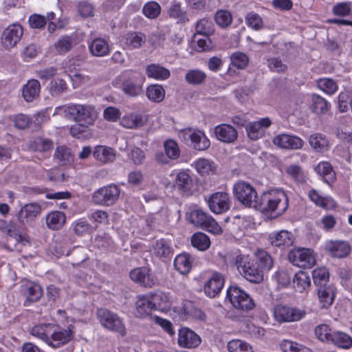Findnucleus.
<instances>
[{
  "label": "nucleus",
  "mask_w": 352,
  "mask_h": 352,
  "mask_svg": "<svg viewBox=\"0 0 352 352\" xmlns=\"http://www.w3.org/2000/svg\"><path fill=\"white\" fill-rule=\"evenodd\" d=\"M217 138L225 143H232L238 137L237 131L231 125L221 124L214 128Z\"/></svg>",
  "instance_id": "22"
},
{
  "label": "nucleus",
  "mask_w": 352,
  "mask_h": 352,
  "mask_svg": "<svg viewBox=\"0 0 352 352\" xmlns=\"http://www.w3.org/2000/svg\"><path fill=\"white\" fill-rule=\"evenodd\" d=\"M270 242L276 247L289 246L293 243L292 234L287 230H280L269 235Z\"/></svg>",
  "instance_id": "30"
},
{
  "label": "nucleus",
  "mask_w": 352,
  "mask_h": 352,
  "mask_svg": "<svg viewBox=\"0 0 352 352\" xmlns=\"http://www.w3.org/2000/svg\"><path fill=\"white\" fill-rule=\"evenodd\" d=\"M182 309L186 319L191 317L201 321L206 320V314L200 309L193 307L190 302L184 304Z\"/></svg>",
  "instance_id": "47"
},
{
  "label": "nucleus",
  "mask_w": 352,
  "mask_h": 352,
  "mask_svg": "<svg viewBox=\"0 0 352 352\" xmlns=\"http://www.w3.org/2000/svg\"><path fill=\"white\" fill-rule=\"evenodd\" d=\"M310 146L316 151L322 152L329 148V141L327 138L320 133H314L309 138Z\"/></svg>",
  "instance_id": "40"
},
{
  "label": "nucleus",
  "mask_w": 352,
  "mask_h": 352,
  "mask_svg": "<svg viewBox=\"0 0 352 352\" xmlns=\"http://www.w3.org/2000/svg\"><path fill=\"white\" fill-rule=\"evenodd\" d=\"M143 81L137 77H129L123 80L121 89L129 96L135 97L143 93Z\"/></svg>",
  "instance_id": "20"
},
{
  "label": "nucleus",
  "mask_w": 352,
  "mask_h": 352,
  "mask_svg": "<svg viewBox=\"0 0 352 352\" xmlns=\"http://www.w3.org/2000/svg\"><path fill=\"white\" fill-rule=\"evenodd\" d=\"M142 11L147 18L155 19L160 15L161 8L157 2L149 1L144 6Z\"/></svg>",
  "instance_id": "59"
},
{
  "label": "nucleus",
  "mask_w": 352,
  "mask_h": 352,
  "mask_svg": "<svg viewBox=\"0 0 352 352\" xmlns=\"http://www.w3.org/2000/svg\"><path fill=\"white\" fill-rule=\"evenodd\" d=\"M330 104L323 98L319 95L314 94L312 96L311 109L317 114H324L329 109Z\"/></svg>",
  "instance_id": "49"
},
{
  "label": "nucleus",
  "mask_w": 352,
  "mask_h": 352,
  "mask_svg": "<svg viewBox=\"0 0 352 352\" xmlns=\"http://www.w3.org/2000/svg\"><path fill=\"white\" fill-rule=\"evenodd\" d=\"M208 204L212 212L222 214L230 207L228 194L223 192H214L208 199Z\"/></svg>",
  "instance_id": "13"
},
{
  "label": "nucleus",
  "mask_w": 352,
  "mask_h": 352,
  "mask_svg": "<svg viewBox=\"0 0 352 352\" xmlns=\"http://www.w3.org/2000/svg\"><path fill=\"white\" fill-rule=\"evenodd\" d=\"M313 280L315 285L319 287L329 281V272L325 267L316 268L312 272Z\"/></svg>",
  "instance_id": "54"
},
{
  "label": "nucleus",
  "mask_w": 352,
  "mask_h": 352,
  "mask_svg": "<svg viewBox=\"0 0 352 352\" xmlns=\"http://www.w3.org/2000/svg\"><path fill=\"white\" fill-rule=\"evenodd\" d=\"M227 298L232 306L239 310L248 311L254 307L250 296L238 287H230L227 291Z\"/></svg>",
  "instance_id": "9"
},
{
  "label": "nucleus",
  "mask_w": 352,
  "mask_h": 352,
  "mask_svg": "<svg viewBox=\"0 0 352 352\" xmlns=\"http://www.w3.org/2000/svg\"><path fill=\"white\" fill-rule=\"evenodd\" d=\"M197 34L194 36L197 38V34L210 36L213 34L214 24L212 20L204 18L197 21L195 27Z\"/></svg>",
  "instance_id": "45"
},
{
  "label": "nucleus",
  "mask_w": 352,
  "mask_h": 352,
  "mask_svg": "<svg viewBox=\"0 0 352 352\" xmlns=\"http://www.w3.org/2000/svg\"><path fill=\"white\" fill-rule=\"evenodd\" d=\"M227 347L229 352H253L250 344L241 340H230Z\"/></svg>",
  "instance_id": "55"
},
{
  "label": "nucleus",
  "mask_w": 352,
  "mask_h": 352,
  "mask_svg": "<svg viewBox=\"0 0 352 352\" xmlns=\"http://www.w3.org/2000/svg\"><path fill=\"white\" fill-rule=\"evenodd\" d=\"M72 328L69 326L67 329L54 331L50 335L47 344L54 349L67 344L73 337Z\"/></svg>",
  "instance_id": "19"
},
{
  "label": "nucleus",
  "mask_w": 352,
  "mask_h": 352,
  "mask_svg": "<svg viewBox=\"0 0 352 352\" xmlns=\"http://www.w3.org/2000/svg\"><path fill=\"white\" fill-rule=\"evenodd\" d=\"M165 154L157 153L155 159L157 162L162 164H167L170 160H176L179 157L180 150L177 143L173 140H166L164 143Z\"/></svg>",
  "instance_id": "16"
},
{
  "label": "nucleus",
  "mask_w": 352,
  "mask_h": 352,
  "mask_svg": "<svg viewBox=\"0 0 352 352\" xmlns=\"http://www.w3.org/2000/svg\"><path fill=\"white\" fill-rule=\"evenodd\" d=\"M330 343L344 349H349L352 346V338L342 331H334Z\"/></svg>",
  "instance_id": "39"
},
{
  "label": "nucleus",
  "mask_w": 352,
  "mask_h": 352,
  "mask_svg": "<svg viewBox=\"0 0 352 352\" xmlns=\"http://www.w3.org/2000/svg\"><path fill=\"white\" fill-rule=\"evenodd\" d=\"M223 285V276L220 273L214 272L205 285V294L210 298H214L221 292Z\"/></svg>",
  "instance_id": "21"
},
{
  "label": "nucleus",
  "mask_w": 352,
  "mask_h": 352,
  "mask_svg": "<svg viewBox=\"0 0 352 352\" xmlns=\"http://www.w3.org/2000/svg\"><path fill=\"white\" fill-rule=\"evenodd\" d=\"M288 202V198L283 190H272L261 195L258 203L255 204V208L278 217L287 210Z\"/></svg>",
  "instance_id": "1"
},
{
  "label": "nucleus",
  "mask_w": 352,
  "mask_h": 352,
  "mask_svg": "<svg viewBox=\"0 0 352 352\" xmlns=\"http://www.w3.org/2000/svg\"><path fill=\"white\" fill-rule=\"evenodd\" d=\"M245 23L248 26L255 30H259L263 27V20L261 16L254 12H250L245 16Z\"/></svg>",
  "instance_id": "62"
},
{
  "label": "nucleus",
  "mask_w": 352,
  "mask_h": 352,
  "mask_svg": "<svg viewBox=\"0 0 352 352\" xmlns=\"http://www.w3.org/2000/svg\"><path fill=\"white\" fill-rule=\"evenodd\" d=\"M175 184L179 190L184 193H190L193 186L191 176L185 171L179 172L175 179Z\"/></svg>",
  "instance_id": "34"
},
{
  "label": "nucleus",
  "mask_w": 352,
  "mask_h": 352,
  "mask_svg": "<svg viewBox=\"0 0 352 352\" xmlns=\"http://www.w3.org/2000/svg\"><path fill=\"white\" fill-rule=\"evenodd\" d=\"M306 316L304 309L287 305L279 304L273 308L274 320L279 323L294 322L300 320Z\"/></svg>",
  "instance_id": "6"
},
{
  "label": "nucleus",
  "mask_w": 352,
  "mask_h": 352,
  "mask_svg": "<svg viewBox=\"0 0 352 352\" xmlns=\"http://www.w3.org/2000/svg\"><path fill=\"white\" fill-rule=\"evenodd\" d=\"M289 261L301 268H310L315 265L316 259L313 250L307 248L296 249L290 251Z\"/></svg>",
  "instance_id": "12"
},
{
  "label": "nucleus",
  "mask_w": 352,
  "mask_h": 352,
  "mask_svg": "<svg viewBox=\"0 0 352 352\" xmlns=\"http://www.w3.org/2000/svg\"><path fill=\"white\" fill-rule=\"evenodd\" d=\"M315 334L320 341L330 343L333 332L328 324H321L316 327Z\"/></svg>",
  "instance_id": "52"
},
{
  "label": "nucleus",
  "mask_w": 352,
  "mask_h": 352,
  "mask_svg": "<svg viewBox=\"0 0 352 352\" xmlns=\"http://www.w3.org/2000/svg\"><path fill=\"white\" fill-rule=\"evenodd\" d=\"M146 38L144 34L140 32L129 33L126 37V45L131 49L141 47L146 42Z\"/></svg>",
  "instance_id": "43"
},
{
  "label": "nucleus",
  "mask_w": 352,
  "mask_h": 352,
  "mask_svg": "<svg viewBox=\"0 0 352 352\" xmlns=\"http://www.w3.org/2000/svg\"><path fill=\"white\" fill-rule=\"evenodd\" d=\"M169 16L177 20V23H185L189 21L186 12L182 9L179 3H173L168 10Z\"/></svg>",
  "instance_id": "50"
},
{
  "label": "nucleus",
  "mask_w": 352,
  "mask_h": 352,
  "mask_svg": "<svg viewBox=\"0 0 352 352\" xmlns=\"http://www.w3.org/2000/svg\"><path fill=\"white\" fill-rule=\"evenodd\" d=\"M145 73L148 78L157 80H165L170 76V71L160 64H149L145 69Z\"/></svg>",
  "instance_id": "28"
},
{
  "label": "nucleus",
  "mask_w": 352,
  "mask_h": 352,
  "mask_svg": "<svg viewBox=\"0 0 352 352\" xmlns=\"http://www.w3.org/2000/svg\"><path fill=\"white\" fill-rule=\"evenodd\" d=\"M65 112L81 126L92 124L97 117L94 108L90 105L72 104L67 107Z\"/></svg>",
  "instance_id": "4"
},
{
  "label": "nucleus",
  "mask_w": 352,
  "mask_h": 352,
  "mask_svg": "<svg viewBox=\"0 0 352 352\" xmlns=\"http://www.w3.org/2000/svg\"><path fill=\"white\" fill-rule=\"evenodd\" d=\"M189 222L214 234H221L223 229L215 219L201 209L191 210L188 214Z\"/></svg>",
  "instance_id": "3"
},
{
  "label": "nucleus",
  "mask_w": 352,
  "mask_h": 352,
  "mask_svg": "<svg viewBox=\"0 0 352 352\" xmlns=\"http://www.w3.org/2000/svg\"><path fill=\"white\" fill-rule=\"evenodd\" d=\"M318 296L322 308L331 306L335 298V289L330 284H324L318 287Z\"/></svg>",
  "instance_id": "25"
},
{
  "label": "nucleus",
  "mask_w": 352,
  "mask_h": 352,
  "mask_svg": "<svg viewBox=\"0 0 352 352\" xmlns=\"http://www.w3.org/2000/svg\"><path fill=\"white\" fill-rule=\"evenodd\" d=\"M40 91V82L37 80L31 79L23 86L22 95L26 102H31L39 96Z\"/></svg>",
  "instance_id": "26"
},
{
  "label": "nucleus",
  "mask_w": 352,
  "mask_h": 352,
  "mask_svg": "<svg viewBox=\"0 0 352 352\" xmlns=\"http://www.w3.org/2000/svg\"><path fill=\"white\" fill-rule=\"evenodd\" d=\"M294 287L297 291L302 292L310 286L311 280L308 274L300 272L295 274L293 279Z\"/></svg>",
  "instance_id": "51"
},
{
  "label": "nucleus",
  "mask_w": 352,
  "mask_h": 352,
  "mask_svg": "<svg viewBox=\"0 0 352 352\" xmlns=\"http://www.w3.org/2000/svg\"><path fill=\"white\" fill-rule=\"evenodd\" d=\"M179 138L183 141L190 140L192 146L197 151H205L210 146V142L205 133L199 130L188 128L179 132Z\"/></svg>",
  "instance_id": "10"
},
{
  "label": "nucleus",
  "mask_w": 352,
  "mask_h": 352,
  "mask_svg": "<svg viewBox=\"0 0 352 352\" xmlns=\"http://www.w3.org/2000/svg\"><path fill=\"white\" fill-rule=\"evenodd\" d=\"M94 158L102 164H108L113 162L116 159V153L114 150L106 146L98 145L93 151Z\"/></svg>",
  "instance_id": "27"
},
{
  "label": "nucleus",
  "mask_w": 352,
  "mask_h": 352,
  "mask_svg": "<svg viewBox=\"0 0 352 352\" xmlns=\"http://www.w3.org/2000/svg\"><path fill=\"white\" fill-rule=\"evenodd\" d=\"M234 195L242 204L255 208V204L258 203L259 197L255 188L249 183L244 181L236 182L233 187Z\"/></svg>",
  "instance_id": "7"
},
{
  "label": "nucleus",
  "mask_w": 352,
  "mask_h": 352,
  "mask_svg": "<svg viewBox=\"0 0 352 352\" xmlns=\"http://www.w3.org/2000/svg\"><path fill=\"white\" fill-rule=\"evenodd\" d=\"M206 78V74L199 69H192L188 71L186 76L185 80L189 84L197 85L203 83Z\"/></svg>",
  "instance_id": "53"
},
{
  "label": "nucleus",
  "mask_w": 352,
  "mask_h": 352,
  "mask_svg": "<svg viewBox=\"0 0 352 352\" xmlns=\"http://www.w3.org/2000/svg\"><path fill=\"white\" fill-rule=\"evenodd\" d=\"M66 221L65 215L63 212L54 211L48 214L46 217V223L52 230L61 228Z\"/></svg>",
  "instance_id": "37"
},
{
  "label": "nucleus",
  "mask_w": 352,
  "mask_h": 352,
  "mask_svg": "<svg viewBox=\"0 0 352 352\" xmlns=\"http://www.w3.org/2000/svg\"><path fill=\"white\" fill-rule=\"evenodd\" d=\"M192 260L188 254H181L176 256L174 267L182 274H187L192 268Z\"/></svg>",
  "instance_id": "33"
},
{
  "label": "nucleus",
  "mask_w": 352,
  "mask_h": 352,
  "mask_svg": "<svg viewBox=\"0 0 352 352\" xmlns=\"http://www.w3.org/2000/svg\"><path fill=\"white\" fill-rule=\"evenodd\" d=\"M309 197L313 202L322 208L331 209L336 206V203L331 198L321 197L315 190L309 192Z\"/></svg>",
  "instance_id": "44"
},
{
  "label": "nucleus",
  "mask_w": 352,
  "mask_h": 352,
  "mask_svg": "<svg viewBox=\"0 0 352 352\" xmlns=\"http://www.w3.org/2000/svg\"><path fill=\"white\" fill-rule=\"evenodd\" d=\"M316 172L324 177V179L329 183V180L334 178V173L331 164L323 162L318 164L316 167Z\"/></svg>",
  "instance_id": "58"
},
{
  "label": "nucleus",
  "mask_w": 352,
  "mask_h": 352,
  "mask_svg": "<svg viewBox=\"0 0 352 352\" xmlns=\"http://www.w3.org/2000/svg\"><path fill=\"white\" fill-rule=\"evenodd\" d=\"M231 64L238 69H245L249 63V58L248 56L240 52L233 53L230 56Z\"/></svg>",
  "instance_id": "57"
},
{
  "label": "nucleus",
  "mask_w": 352,
  "mask_h": 352,
  "mask_svg": "<svg viewBox=\"0 0 352 352\" xmlns=\"http://www.w3.org/2000/svg\"><path fill=\"white\" fill-rule=\"evenodd\" d=\"M91 53L96 56H103L108 54L109 49L107 42L102 38H96L89 45Z\"/></svg>",
  "instance_id": "41"
},
{
  "label": "nucleus",
  "mask_w": 352,
  "mask_h": 352,
  "mask_svg": "<svg viewBox=\"0 0 352 352\" xmlns=\"http://www.w3.org/2000/svg\"><path fill=\"white\" fill-rule=\"evenodd\" d=\"M235 265L239 273L248 281L258 283L263 280V275L258 269L254 258H251L248 255L237 256Z\"/></svg>",
  "instance_id": "2"
},
{
  "label": "nucleus",
  "mask_w": 352,
  "mask_h": 352,
  "mask_svg": "<svg viewBox=\"0 0 352 352\" xmlns=\"http://www.w3.org/2000/svg\"><path fill=\"white\" fill-rule=\"evenodd\" d=\"M120 195V188L111 184L96 190L92 195V199L97 204L110 206L118 200Z\"/></svg>",
  "instance_id": "8"
},
{
  "label": "nucleus",
  "mask_w": 352,
  "mask_h": 352,
  "mask_svg": "<svg viewBox=\"0 0 352 352\" xmlns=\"http://www.w3.org/2000/svg\"><path fill=\"white\" fill-rule=\"evenodd\" d=\"M318 87L328 94H333L338 89L336 82L331 78L320 79L318 82Z\"/></svg>",
  "instance_id": "64"
},
{
  "label": "nucleus",
  "mask_w": 352,
  "mask_h": 352,
  "mask_svg": "<svg viewBox=\"0 0 352 352\" xmlns=\"http://www.w3.org/2000/svg\"><path fill=\"white\" fill-rule=\"evenodd\" d=\"M191 243L199 250L205 251L210 246V240L205 233L197 232L192 236Z\"/></svg>",
  "instance_id": "46"
},
{
  "label": "nucleus",
  "mask_w": 352,
  "mask_h": 352,
  "mask_svg": "<svg viewBox=\"0 0 352 352\" xmlns=\"http://www.w3.org/2000/svg\"><path fill=\"white\" fill-rule=\"evenodd\" d=\"M146 121V118L142 115L130 113L121 118L120 124L127 129H139L144 126Z\"/></svg>",
  "instance_id": "29"
},
{
  "label": "nucleus",
  "mask_w": 352,
  "mask_h": 352,
  "mask_svg": "<svg viewBox=\"0 0 352 352\" xmlns=\"http://www.w3.org/2000/svg\"><path fill=\"white\" fill-rule=\"evenodd\" d=\"M152 302L154 304V308L155 309H165L170 306V302L168 296L162 293H156L152 297Z\"/></svg>",
  "instance_id": "63"
},
{
  "label": "nucleus",
  "mask_w": 352,
  "mask_h": 352,
  "mask_svg": "<svg viewBox=\"0 0 352 352\" xmlns=\"http://www.w3.org/2000/svg\"><path fill=\"white\" fill-rule=\"evenodd\" d=\"M27 146L33 152L42 153L44 157L49 156V152L52 149L53 142L49 139L36 138L28 142Z\"/></svg>",
  "instance_id": "24"
},
{
  "label": "nucleus",
  "mask_w": 352,
  "mask_h": 352,
  "mask_svg": "<svg viewBox=\"0 0 352 352\" xmlns=\"http://www.w3.org/2000/svg\"><path fill=\"white\" fill-rule=\"evenodd\" d=\"M41 212V206L36 202L25 204L18 212L16 217L21 224L32 222Z\"/></svg>",
  "instance_id": "14"
},
{
  "label": "nucleus",
  "mask_w": 352,
  "mask_h": 352,
  "mask_svg": "<svg viewBox=\"0 0 352 352\" xmlns=\"http://www.w3.org/2000/svg\"><path fill=\"white\" fill-rule=\"evenodd\" d=\"M54 48L59 54H64L72 47V40L70 36H61L54 44Z\"/></svg>",
  "instance_id": "60"
},
{
  "label": "nucleus",
  "mask_w": 352,
  "mask_h": 352,
  "mask_svg": "<svg viewBox=\"0 0 352 352\" xmlns=\"http://www.w3.org/2000/svg\"><path fill=\"white\" fill-rule=\"evenodd\" d=\"M254 260L261 274L269 271L273 266V259L272 256L264 250H258L255 253Z\"/></svg>",
  "instance_id": "31"
},
{
  "label": "nucleus",
  "mask_w": 352,
  "mask_h": 352,
  "mask_svg": "<svg viewBox=\"0 0 352 352\" xmlns=\"http://www.w3.org/2000/svg\"><path fill=\"white\" fill-rule=\"evenodd\" d=\"M54 157L63 165L72 160L70 150L66 146H58L54 153Z\"/></svg>",
  "instance_id": "61"
},
{
  "label": "nucleus",
  "mask_w": 352,
  "mask_h": 352,
  "mask_svg": "<svg viewBox=\"0 0 352 352\" xmlns=\"http://www.w3.org/2000/svg\"><path fill=\"white\" fill-rule=\"evenodd\" d=\"M23 294L26 296L28 301L36 302L43 296V289L38 284L28 282L24 286Z\"/></svg>",
  "instance_id": "35"
},
{
  "label": "nucleus",
  "mask_w": 352,
  "mask_h": 352,
  "mask_svg": "<svg viewBox=\"0 0 352 352\" xmlns=\"http://www.w3.org/2000/svg\"><path fill=\"white\" fill-rule=\"evenodd\" d=\"M272 122L269 118H264L259 121L249 122L246 126L248 136L253 140H258L264 136L265 129L269 128Z\"/></svg>",
  "instance_id": "17"
},
{
  "label": "nucleus",
  "mask_w": 352,
  "mask_h": 352,
  "mask_svg": "<svg viewBox=\"0 0 352 352\" xmlns=\"http://www.w3.org/2000/svg\"><path fill=\"white\" fill-rule=\"evenodd\" d=\"M273 143L281 148L293 150L300 149L304 144V142L300 138L286 133L275 136Z\"/></svg>",
  "instance_id": "18"
},
{
  "label": "nucleus",
  "mask_w": 352,
  "mask_h": 352,
  "mask_svg": "<svg viewBox=\"0 0 352 352\" xmlns=\"http://www.w3.org/2000/svg\"><path fill=\"white\" fill-rule=\"evenodd\" d=\"M153 253L158 258H169L173 255V249L164 239L156 241L152 248Z\"/></svg>",
  "instance_id": "36"
},
{
  "label": "nucleus",
  "mask_w": 352,
  "mask_h": 352,
  "mask_svg": "<svg viewBox=\"0 0 352 352\" xmlns=\"http://www.w3.org/2000/svg\"><path fill=\"white\" fill-rule=\"evenodd\" d=\"M327 251L333 257L346 256L351 251L349 245L343 241H331L326 244Z\"/></svg>",
  "instance_id": "23"
},
{
  "label": "nucleus",
  "mask_w": 352,
  "mask_h": 352,
  "mask_svg": "<svg viewBox=\"0 0 352 352\" xmlns=\"http://www.w3.org/2000/svg\"><path fill=\"white\" fill-rule=\"evenodd\" d=\"M136 315L144 317L149 314L152 309H155L152 300L144 296H140L135 303Z\"/></svg>",
  "instance_id": "42"
},
{
  "label": "nucleus",
  "mask_w": 352,
  "mask_h": 352,
  "mask_svg": "<svg viewBox=\"0 0 352 352\" xmlns=\"http://www.w3.org/2000/svg\"><path fill=\"white\" fill-rule=\"evenodd\" d=\"M146 96L152 102H160L164 99L165 90L160 85H151L146 89Z\"/></svg>",
  "instance_id": "48"
},
{
  "label": "nucleus",
  "mask_w": 352,
  "mask_h": 352,
  "mask_svg": "<svg viewBox=\"0 0 352 352\" xmlns=\"http://www.w3.org/2000/svg\"><path fill=\"white\" fill-rule=\"evenodd\" d=\"M130 278L140 285L151 287L154 284L153 280L150 277L145 268H136L130 272Z\"/></svg>",
  "instance_id": "32"
},
{
  "label": "nucleus",
  "mask_w": 352,
  "mask_h": 352,
  "mask_svg": "<svg viewBox=\"0 0 352 352\" xmlns=\"http://www.w3.org/2000/svg\"><path fill=\"white\" fill-rule=\"evenodd\" d=\"M195 168L202 175L215 173L217 166L212 160L206 158H199L195 162Z\"/></svg>",
  "instance_id": "38"
},
{
  "label": "nucleus",
  "mask_w": 352,
  "mask_h": 352,
  "mask_svg": "<svg viewBox=\"0 0 352 352\" xmlns=\"http://www.w3.org/2000/svg\"><path fill=\"white\" fill-rule=\"evenodd\" d=\"M280 346L283 352H310L308 348L302 344L287 340L282 341Z\"/></svg>",
  "instance_id": "56"
},
{
  "label": "nucleus",
  "mask_w": 352,
  "mask_h": 352,
  "mask_svg": "<svg viewBox=\"0 0 352 352\" xmlns=\"http://www.w3.org/2000/svg\"><path fill=\"white\" fill-rule=\"evenodd\" d=\"M200 336L188 327H182L178 333L177 343L183 348L192 349L201 344Z\"/></svg>",
  "instance_id": "15"
},
{
  "label": "nucleus",
  "mask_w": 352,
  "mask_h": 352,
  "mask_svg": "<svg viewBox=\"0 0 352 352\" xmlns=\"http://www.w3.org/2000/svg\"><path fill=\"white\" fill-rule=\"evenodd\" d=\"M96 316L104 329L116 332L122 336L126 335L125 327L116 314L106 308H100L96 311Z\"/></svg>",
  "instance_id": "5"
},
{
  "label": "nucleus",
  "mask_w": 352,
  "mask_h": 352,
  "mask_svg": "<svg viewBox=\"0 0 352 352\" xmlns=\"http://www.w3.org/2000/svg\"><path fill=\"white\" fill-rule=\"evenodd\" d=\"M23 35V29L19 23H13L3 30L1 43L4 50L10 51L16 46Z\"/></svg>",
  "instance_id": "11"
}]
</instances>
